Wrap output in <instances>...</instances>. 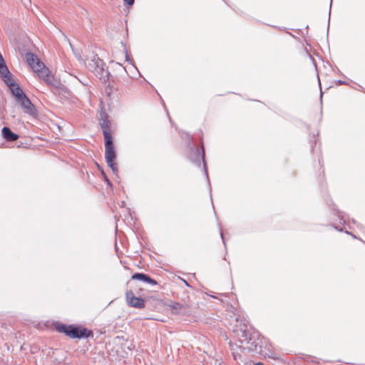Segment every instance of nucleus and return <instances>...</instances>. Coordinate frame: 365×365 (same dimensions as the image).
<instances>
[{
    "label": "nucleus",
    "mask_w": 365,
    "mask_h": 365,
    "mask_svg": "<svg viewBox=\"0 0 365 365\" xmlns=\"http://www.w3.org/2000/svg\"><path fill=\"white\" fill-rule=\"evenodd\" d=\"M183 281V282L185 283V284L187 287H189V284L187 282V281H185V279H182Z\"/></svg>",
    "instance_id": "obj_28"
},
{
    "label": "nucleus",
    "mask_w": 365,
    "mask_h": 365,
    "mask_svg": "<svg viewBox=\"0 0 365 365\" xmlns=\"http://www.w3.org/2000/svg\"><path fill=\"white\" fill-rule=\"evenodd\" d=\"M26 58L28 64L31 66V68L34 71L37 68L43 64V63L40 61L38 57L31 52H28L26 54Z\"/></svg>",
    "instance_id": "obj_13"
},
{
    "label": "nucleus",
    "mask_w": 365,
    "mask_h": 365,
    "mask_svg": "<svg viewBox=\"0 0 365 365\" xmlns=\"http://www.w3.org/2000/svg\"><path fill=\"white\" fill-rule=\"evenodd\" d=\"M105 158L108 165L115 175L118 174V168L115 163L116 153L114 149L112 136L105 133Z\"/></svg>",
    "instance_id": "obj_2"
},
{
    "label": "nucleus",
    "mask_w": 365,
    "mask_h": 365,
    "mask_svg": "<svg viewBox=\"0 0 365 365\" xmlns=\"http://www.w3.org/2000/svg\"><path fill=\"white\" fill-rule=\"evenodd\" d=\"M1 133L4 138H5L7 141L12 142L16 140L19 138V135L12 132L11 130L8 127H4L1 130Z\"/></svg>",
    "instance_id": "obj_15"
},
{
    "label": "nucleus",
    "mask_w": 365,
    "mask_h": 365,
    "mask_svg": "<svg viewBox=\"0 0 365 365\" xmlns=\"http://www.w3.org/2000/svg\"><path fill=\"white\" fill-rule=\"evenodd\" d=\"M188 158L193 163L196 164L197 166L200 165V160H202L205 175L207 176V178H208L206 164H205V160L204 146L203 145L202 146L201 150H200L197 147L191 148H190V154L189 155Z\"/></svg>",
    "instance_id": "obj_3"
},
{
    "label": "nucleus",
    "mask_w": 365,
    "mask_h": 365,
    "mask_svg": "<svg viewBox=\"0 0 365 365\" xmlns=\"http://www.w3.org/2000/svg\"><path fill=\"white\" fill-rule=\"evenodd\" d=\"M220 235H221V237L222 239L224 245H225V239H224V237H223V234L222 232L220 233Z\"/></svg>",
    "instance_id": "obj_27"
},
{
    "label": "nucleus",
    "mask_w": 365,
    "mask_h": 365,
    "mask_svg": "<svg viewBox=\"0 0 365 365\" xmlns=\"http://www.w3.org/2000/svg\"><path fill=\"white\" fill-rule=\"evenodd\" d=\"M124 2L129 5V6H132L133 4H134V0H123Z\"/></svg>",
    "instance_id": "obj_25"
},
{
    "label": "nucleus",
    "mask_w": 365,
    "mask_h": 365,
    "mask_svg": "<svg viewBox=\"0 0 365 365\" xmlns=\"http://www.w3.org/2000/svg\"><path fill=\"white\" fill-rule=\"evenodd\" d=\"M346 234L351 235L348 231H346Z\"/></svg>",
    "instance_id": "obj_31"
},
{
    "label": "nucleus",
    "mask_w": 365,
    "mask_h": 365,
    "mask_svg": "<svg viewBox=\"0 0 365 365\" xmlns=\"http://www.w3.org/2000/svg\"><path fill=\"white\" fill-rule=\"evenodd\" d=\"M344 81H339V84H344Z\"/></svg>",
    "instance_id": "obj_30"
},
{
    "label": "nucleus",
    "mask_w": 365,
    "mask_h": 365,
    "mask_svg": "<svg viewBox=\"0 0 365 365\" xmlns=\"http://www.w3.org/2000/svg\"><path fill=\"white\" fill-rule=\"evenodd\" d=\"M10 73H11L9 71L6 65L0 67V77L1 78L6 75H10Z\"/></svg>",
    "instance_id": "obj_20"
},
{
    "label": "nucleus",
    "mask_w": 365,
    "mask_h": 365,
    "mask_svg": "<svg viewBox=\"0 0 365 365\" xmlns=\"http://www.w3.org/2000/svg\"><path fill=\"white\" fill-rule=\"evenodd\" d=\"M38 76L46 83L53 76L51 73L48 68L44 65L41 64L39 68L34 70Z\"/></svg>",
    "instance_id": "obj_12"
},
{
    "label": "nucleus",
    "mask_w": 365,
    "mask_h": 365,
    "mask_svg": "<svg viewBox=\"0 0 365 365\" xmlns=\"http://www.w3.org/2000/svg\"><path fill=\"white\" fill-rule=\"evenodd\" d=\"M1 79L9 87L10 83H16V82L12 78L11 73H10V75H6V76L1 77Z\"/></svg>",
    "instance_id": "obj_19"
},
{
    "label": "nucleus",
    "mask_w": 365,
    "mask_h": 365,
    "mask_svg": "<svg viewBox=\"0 0 365 365\" xmlns=\"http://www.w3.org/2000/svg\"><path fill=\"white\" fill-rule=\"evenodd\" d=\"M9 89L16 101L23 97L25 93L17 83H10Z\"/></svg>",
    "instance_id": "obj_16"
},
{
    "label": "nucleus",
    "mask_w": 365,
    "mask_h": 365,
    "mask_svg": "<svg viewBox=\"0 0 365 365\" xmlns=\"http://www.w3.org/2000/svg\"><path fill=\"white\" fill-rule=\"evenodd\" d=\"M170 307L172 308L173 311L175 314H183L185 313V305L182 304L180 303L174 302V303H172L170 305Z\"/></svg>",
    "instance_id": "obj_18"
},
{
    "label": "nucleus",
    "mask_w": 365,
    "mask_h": 365,
    "mask_svg": "<svg viewBox=\"0 0 365 365\" xmlns=\"http://www.w3.org/2000/svg\"><path fill=\"white\" fill-rule=\"evenodd\" d=\"M329 7H330V8L331 7V2L330 3Z\"/></svg>",
    "instance_id": "obj_32"
},
{
    "label": "nucleus",
    "mask_w": 365,
    "mask_h": 365,
    "mask_svg": "<svg viewBox=\"0 0 365 365\" xmlns=\"http://www.w3.org/2000/svg\"><path fill=\"white\" fill-rule=\"evenodd\" d=\"M46 84L54 93L61 94L66 93V87L60 81V80L55 78L53 76L46 83Z\"/></svg>",
    "instance_id": "obj_8"
},
{
    "label": "nucleus",
    "mask_w": 365,
    "mask_h": 365,
    "mask_svg": "<svg viewBox=\"0 0 365 365\" xmlns=\"http://www.w3.org/2000/svg\"><path fill=\"white\" fill-rule=\"evenodd\" d=\"M22 3L24 4V6L26 7V8H29V6H31V0H21Z\"/></svg>",
    "instance_id": "obj_22"
},
{
    "label": "nucleus",
    "mask_w": 365,
    "mask_h": 365,
    "mask_svg": "<svg viewBox=\"0 0 365 365\" xmlns=\"http://www.w3.org/2000/svg\"><path fill=\"white\" fill-rule=\"evenodd\" d=\"M125 60H126V61H128V62L131 61V60H130V57H129V56H128V54L127 51H125Z\"/></svg>",
    "instance_id": "obj_26"
},
{
    "label": "nucleus",
    "mask_w": 365,
    "mask_h": 365,
    "mask_svg": "<svg viewBox=\"0 0 365 365\" xmlns=\"http://www.w3.org/2000/svg\"><path fill=\"white\" fill-rule=\"evenodd\" d=\"M126 300L129 306L142 309L145 307V302L140 297H136L132 291L127 292Z\"/></svg>",
    "instance_id": "obj_9"
},
{
    "label": "nucleus",
    "mask_w": 365,
    "mask_h": 365,
    "mask_svg": "<svg viewBox=\"0 0 365 365\" xmlns=\"http://www.w3.org/2000/svg\"><path fill=\"white\" fill-rule=\"evenodd\" d=\"M104 63L102 61V64H97L96 67H94L91 71L93 72L95 76L101 79L104 83L109 79L110 73L109 71L104 68Z\"/></svg>",
    "instance_id": "obj_6"
},
{
    "label": "nucleus",
    "mask_w": 365,
    "mask_h": 365,
    "mask_svg": "<svg viewBox=\"0 0 365 365\" xmlns=\"http://www.w3.org/2000/svg\"><path fill=\"white\" fill-rule=\"evenodd\" d=\"M57 329L72 339L88 338L93 335L92 331L74 325L61 324L57 327Z\"/></svg>",
    "instance_id": "obj_1"
},
{
    "label": "nucleus",
    "mask_w": 365,
    "mask_h": 365,
    "mask_svg": "<svg viewBox=\"0 0 365 365\" xmlns=\"http://www.w3.org/2000/svg\"><path fill=\"white\" fill-rule=\"evenodd\" d=\"M103 176V179L104 180L107 182L108 185H110V182L109 181L108 178H107V176L106 175L105 173L103 171L101 172Z\"/></svg>",
    "instance_id": "obj_24"
},
{
    "label": "nucleus",
    "mask_w": 365,
    "mask_h": 365,
    "mask_svg": "<svg viewBox=\"0 0 365 365\" xmlns=\"http://www.w3.org/2000/svg\"><path fill=\"white\" fill-rule=\"evenodd\" d=\"M236 325L235 327L233 328L232 331L235 333L238 337V339L241 344L243 343H250L251 340V337L250 336V334L247 330V325L245 323L239 322L237 319H236Z\"/></svg>",
    "instance_id": "obj_4"
},
{
    "label": "nucleus",
    "mask_w": 365,
    "mask_h": 365,
    "mask_svg": "<svg viewBox=\"0 0 365 365\" xmlns=\"http://www.w3.org/2000/svg\"><path fill=\"white\" fill-rule=\"evenodd\" d=\"M337 215H338V217H339V218L340 223H341V224H344V223H345V222H346V220H345V219H344V216L341 214V212H337Z\"/></svg>",
    "instance_id": "obj_21"
},
{
    "label": "nucleus",
    "mask_w": 365,
    "mask_h": 365,
    "mask_svg": "<svg viewBox=\"0 0 365 365\" xmlns=\"http://www.w3.org/2000/svg\"><path fill=\"white\" fill-rule=\"evenodd\" d=\"M230 347L232 351V354L233 358L235 361H243L245 348L242 347V345H238L237 344L230 343Z\"/></svg>",
    "instance_id": "obj_11"
},
{
    "label": "nucleus",
    "mask_w": 365,
    "mask_h": 365,
    "mask_svg": "<svg viewBox=\"0 0 365 365\" xmlns=\"http://www.w3.org/2000/svg\"><path fill=\"white\" fill-rule=\"evenodd\" d=\"M102 64V60L97 56L93 55L92 57L88 60L86 66L89 71H91L97 64Z\"/></svg>",
    "instance_id": "obj_17"
},
{
    "label": "nucleus",
    "mask_w": 365,
    "mask_h": 365,
    "mask_svg": "<svg viewBox=\"0 0 365 365\" xmlns=\"http://www.w3.org/2000/svg\"><path fill=\"white\" fill-rule=\"evenodd\" d=\"M104 63L102 61V64H97L96 67H94L91 71L93 72L95 76L101 79L104 83L109 79L110 73L109 71L104 68Z\"/></svg>",
    "instance_id": "obj_5"
},
{
    "label": "nucleus",
    "mask_w": 365,
    "mask_h": 365,
    "mask_svg": "<svg viewBox=\"0 0 365 365\" xmlns=\"http://www.w3.org/2000/svg\"><path fill=\"white\" fill-rule=\"evenodd\" d=\"M6 65L5 63V61L2 56V55L0 53V67L4 66Z\"/></svg>",
    "instance_id": "obj_23"
},
{
    "label": "nucleus",
    "mask_w": 365,
    "mask_h": 365,
    "mask_svg": "<svg viewBox=\"0 0 365 365\" xmlns=\"http://www.w3.org/2000/svg\"><path fill=\"white\" fill-rule=\"evenodd\" d=\"M17 101L20 103L24 113L32 116L36 115V110L29 98L26 96V94L24 95L23 97L19 99Z\"/></svg>",
    "instance_id": "obj_7"
},
{
    "label": "nucleus",
    "mask_w": 365,
    "mask_h": 365,
    "mask_svg": "<svg viewBox=\"0 0 365 365\" xmlns=\"http://www.w3.org/2000/svg\"><path fill=\"white\" fill-rule=\"evenodd\" d=\"M334 228H335L336 230H339V231H342V229H341V228L339 229L337 227H334Z\"/></svg>",
    "instance_id": "obj_29"
},
{
    "label": "nucleus",
    "mask_w": 365,
    "mask_h": 365,
    "mask_svg": "<svg viewBox=\"0 0 365 365\" xmlns=\"http://www.w3.org/2000/svg\"><path fill=\"white\" fill-rule=\"evenodd\" d=\"M99 124L102 129L103 134L104 137H105V133L108 134L109 136H112L111 133L110 132V123L108 120V115L104 111H101L100 113Z\"/></svg>",
    "instance_id": "obj_10"
},
{
    "label": "nucleus",
    "mask_w": 365,
    "mask_h": 365,
    "mask_svg": "<svg viewBox=\"0 0 365 365\" xmlns=\"http://www.w3.org/2000/svg\"><path fill=\"white\" fill-rule=\"evenodd\" d=\"M132 279L140 280L151 285H156L157 282L144 273H135L131 277Z\"/></svg>",
    "instance_id": "obj_14"
}]
</instances>
